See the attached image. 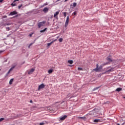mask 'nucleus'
Returning a JSON list of instances; mask_svg holds the SVG:
<instances>
[{
    "label": "nucleus",
    "mask_w": 125,
    "mask_h": 125,
    "mask_svg": "<svg viewBox=\"0 0 125 125\" xmlns=\"http://www.w3.org/2000/svg\"><path fill=\"white\" fill-rule=\"evenodd\" d=\"M108 64H110V62H105V63H104V65H108Z\"/></svg>",
    "instance_id": "27"
},
{
    "label": "nucleus",
    "mask_w": 125,
    "mask_h": 125,
    "mask_svg": "<svg viewBox=\"0 0 125 125\" xmlns=\"http://www.w3.org/2000/svg\"><path fill=\"white\" fill-rule=\"evenodd\" d=\"M93 122L94 123H100V119H95Z\"/></svg>",
    "instance_id": "15"
},
{
    "label": "nucleus",
    "mask_w": 125,
    "mask_h": 125,
    "mask_svg": "<svg viewBox=\"0 0 125 125\" xmlns=\"http://www.w3.org/2000/svg\"><path fill=\"white\" fill-rule=\"evenodd\" d=\"M45 25V21H42L41 22H40L38 24V27L39 28H41V27H43V26H44Z\"/></svg>",
    "instance_id": "6"
},
{
    "label": "nucleus",
    "mask_w": 125,
    "mask_h": 125,
    "mask_svg": "<svg viewBox=\"0 0 125 125\" xmlns=\"http://www.w3.org/2000/svg\"><path fill=\"white\" fill-rule=\"evenodd\" d=\"M68 63H69V64H72L73 63V60H68L67 61Z\"/></svg>",
    "instance_id": "19"
},
{
    "label": "nucleus",
    "mask_w": 125,
    "mask_h": 125,
    "mask_svg": "<svg viewBox=\"0 0 125 125\" xmlns=\"http://www.w3.org/2000/svg\"><path fill=\"white\" fill-rule=\"evenodd\" d=\"M96 66V68L95 69L96 72H100V71H101V70H102L103 68V66L102 65H100L99 67V65H98V64H97Z\"/></svg>",
    "instance_id": "2"
},
{
    "label": "nucleus",
    "mask_w": 125,
    "mask_h": 125,
    "mask_svg": "<svg viewBox=\"0 0 125 125\" xmlns=\"http://www.w3.org/2000/svg\"><path fill=\"white\" fill-rule=\"evenodd\" d=\"M68 24H69V16H68L66 17V20L65 21V25H64L65 28H67V27L68 26Z\"/></svg>",
    "instance_id": "5"
},
{
    "label": "nucleus",
    "mask_w": 125,
    "mask_h": 125,
    "mask_svg": "<svg viewBox=\"0 0 125 125\" xmlns=\"http://www.w3.org/2000/svg\"><path fill=\"white\" fill-rule=\"evenodd\" d=\"M33 101H32V100L30 101V103H32Z\"/></svg>",
    "instance_id": "45"
},
{
    "label": "nucleus",
    "mask_w": 125,
    "mask_h": 125,
    "mask_svg": "<svg viewBox=\"0 0 125 125\" xmlns=\"http://www.w3.org/2000/svg\"><path fill=\"white\" fill-rule=\"evenodd\" d=\"M73 14H74V15H77V12H74Z\"/></svg>",
    "instance_id": "33"
},
{
    "label": "nucleus",
    "mask_w": 125,
    "mask_h": 125,
    "mask_svg": "<svg viewBox=\"0 0 125 125\" xmlns=\"http://www.w3.org/2000/svg\"><path fill=\"white\" fill-rule=\"evenodd\" d=\"M47 111L49 112L50 113H53V110L52 109V107H47Z\"/></svg>",
    "instance_id": "11"
},
{
    "label": "nucleus",
    "mask_w": 125,
    "mask_h": 125,
    "mask_svg": "<svg viewBox=\"0 0 125 125\" xmlns=\"http://www.w3.org/2000/svg\"><path fill=\"white\" fill-rule=\"evenodd\" d=\"M106 60L108 61L109 63H111V62H114V59H112V56L109 55L106 58Z\"/></svg>",
    "instance_id": "3"
},
{
    "label": "nucleus",
    "mask_w": 125,
    "mask_h": 125,
    "mask_svg": "<svg viewBox=\"0 0 125 125\" xmlns=\"http://www.w3.org/2000/svg\"><path fill=\"white\" fill-rule=\"evenodd\" d=\"M65 1H68V0H65L64 2H65Z\"/></svg>",
    "instance_id": "46"
},
{
    "label": "nucleus",
    "mask_w": 125,
    "mask_h": 125,
    "mask_svg": "<svg viewBox=\"0 0 125 125\" xmlns=\"http://www.w3.org/2000/svg\"><path fill=\"white\" fill-rule=\"evenodd\" d=\"M59 42H63V39L62 38H60L59 39Z\"/></svg>",
    "instance_id": "26"
},
{
    "label": "nucleus",
    "mask_w": 125,
    "mask_h": 125,
    "mask_svg": "<svg viewBox=\"0 0 125 125\" xmlns=\"http://www.w3.org/2000/svg\"><path fill=\"white\" fill-rule=\"evenodd\" d=\"M115 68L114 67H111L110 69L108 70L105 71V73H111V72H114V69Z\"/></svg>",
    "instance_id": "10"
},
{
    "label": "nucleus",
    "mask_w": 125,
    "mask_h": 125,
    "mask_svg": "<svg viewBox=\"0 0 125 125\" xmlns=\"http://www.w3.org/2000/svg\"><path fill=\"white\" fill-rule=\"evenodd\" d=\"M52 72H53V69H51L48 71V73H49V74H52Z\"/></svg>",
    "instance_id": "17"
},
{
    "label": "nucleus",
    "mask_w": 125,
    "mask_h": 125,
    "mask_svg": "<svg viewBox=\"0 0 125 125\" xmlns=\"http://www.w3.org/2000/svg\"><path fill=\"white\" fill-rule=\"evenodd\" d=\"M6 31H9V30H10V28H9V27H8L6 28Z\"/></svg>",
    "instance_id": "29"
},
{
    "label": "nucleus",
    "mask_w": 125,
    "mask_h": 125,
    "mask_svg": "<svg viewBox=\"0 0 125 125\" xmlns=\"http://www.w3.org/2000/svg\"><path fill=\"white\" fill-rule=\"evenodd\" d=\"M46 29H47V28H45L44 29H43V30H41V31H40V33H43L44 32H45V31H46Z\"/></svg>",
    "instance_id": "24"
},
{
    "label": "nucleus",
    "mask_w": 125,
    "mask_h": 125,
    "mask_svg": "<svg viewBox=\"0 0 125 125\" xmlns=\"http://www.w3.org/2000/svg\"><path fill=\"white\" fill-rule=\"evenodd\" d=\"M60 12V11H58L56 13H55L54 15V17L56 19H58V15L59 14V13Z\"/></svg>",
    "instance_id": "8"
},
{
    "label": "nucleus",
    "mask_w": 125,
    "mask_h": 125,
    "mask_svg": "<svg viewBox=\"0 0 125 125\" xmlns=\"http://www.w3.org/2000/svg\"><path fill=\"white\" fill-rule=\"evenodd\" d=\"M78 70H79V71H82L83 70V68H82V67H78Z\"/></svg>",
    "instance_id": "28"
},
{
    "label": "nucleus",
    "mask_w": 125,
    "mask_h": 125,
    "mask_svg": "<svg viewBox=\"0 0 125 125\" xmlns=\"http://www.w3.org/2000/svg\"><path fill=\"white\" fill-rule=\"evenodd\" d=\"M60 0H57L56 1V2H57L58 1H60Z\"/></svg>",
    "instance_id": "43"
},
{
    "label": "nucleus",
    "mask_w": 125,
    "mask_h": 125,
    "mask_svg": "<svg viewBox=\"0 0 125 125\" xmlns=\"http://www.w3.org/2000/svg\"><path fill=\"white\" fill-rule=\"evenodd\" d=\"M40 125H43V123H41L40 124Z\"/></svg>",
    "instance_id": "37"
},
{
    "label": "nucleus",
    "mask_w": 125,
    "mask_h": 125,
    "mask_svg": "<svg viewBox=\"0 0 125 125\" xmlns=\"http://www.w3.org/2000/svg\"><path fill=\"white\" fill-rule=\"evenodd\" d=\"M13 83V79H11L9 82V84H11Z\"/></svg>",
    "instance_id": "21"
},
{
    "label": "nucleus",
    "mask_w": 125,
    "mask_h": 125,
    "mask_svg": "<svg viewBox=\"0 0 125 125\" xmlns=\"http://www.w3.org/2000/svg\"><path fill=\"white\" fill-rule=\"evenodd\" d=\"M3 120H4V118H1L0 119V122H2V121H3Z\"/></svg>",
    "instance_id": "30"
},
{
    "label": "nucleus",
    "mask_w": 125,
    "mask_h": 125,
    "mask_svg": "<svg viewBox=\"0 0 125 125\" xmlns=\"http://www.w3.org/2000/svg\"><path fill=\"white\" fill-rule=\"evenodd\" d=\"M69 97H70V94H68V95H67L66 98H69Z\"/></svg>",
    "instance_id": "35"
},
{
    "label": "nucleus",
    "mask_w": 125,
    "mask_h": 125,
    "mask_svg": "<svg viewBox=\"0 0 125 125\" xmlns=\"http://www.w3.org/2000/svg\"><path fill=\"white\" fill-rule=\"evenodd\" d=\"M3 1V0H0V2H2Z\"/></svg>",
    "instance_id": "40"
},
{
    "label": "nucleus",
    "mask_w": 125,
    "mask_h": 125,
    "mask_svg": "<svg viewBox=\"0 0 125 125\" xmlns=\"http://www.w3.org/2000/svg\"><path fill=\"white\" fill-rule=\"evenodd\" d=\"M9 25H10V23H7V26H9Z\"/></svg>",
    "instance_id": "38"
},
{
    "label": "nucleus",
    "mask_w": 125,
    "mask_h": 125,
    "mask_svg": "<svg viewBox=\"0 0 125 125\" xmlns=\"http://www.w3.org/2000/svg\"><path fill=\"white\" fill-rule=\"evenodd\" d=\"M66 118H67V115H64L63 116H61L60 120H61V121H64V120H65V119H66Z\"/></svg>",
    "instance_id": "13"
},
{
    "label": "nucleus",
    "mask_w": 125,
    "mask_h": 125,
    "mask_svg": "<svg viewBox=\"0 0 125 125\" xmlns=\"http://www.w3.org/2000/svg\"><path fill=\"white\" fill-rule=\"evenodd\" d=\"M47 24H48H48H49V22H47Z\"/></svg>",
    "instance_id": "48"
},
{
    "label": "nucleus",
    "mask_w": 125,
    "mask_h": 125,
    "mask_svg": "<svg viewBox=\"0 0 125 125\" xmlns=\"http://www.w3.org/2000/svg\"><path fill=\"white\" fill-rule=\"evenodd\" d=\"M6 17H7V16H4L2 17V18H6Z\"/></svg>",
    "instance_id": "36"
},
{
    "label": "nucleus",
    "mask_w": 125,
    "mask_h": 125,
    "mask_svg": "<svg viewBox=\"0 0 125 125\" xmlns=\"http://www.w3.org/2000/svg\"><path fill=\"white\" fill-rule=\"evenodd\" d=\"M109 68H111V66H108L106 67V69H109Z\"/></svg>",
    "instance_id": "39"
},
{
    "label": "nucleus",
    "mask_w": 125,
    "mask_h": 125,
    "mask_svg": "<svg viewBox=\"0 0 125 125\" xmlns=\"http://www.w3.org/2000/svg\"><path fill=\"white\" fill-rule=\"evenodd\" d=\"M100 87V86L96 87L94 88L93 89V91H94L95 90H97V89H98Z\"/></svg>",
    "instance_id": "20"
},
{
    "label": "nucleus",
    "mask_w": 125,
    "mask_h": 125,
    "mask_svg": "<svg viewBox=\"0 0 125 125\" xmlns=\"http://www.w3.org/2000/svg\"><path fill=\"white\" fill-rule=\"evenodd\" d=\"M45 86V85H44L43 83L41 84L39 86L38 90H41V89H42V88H44Z\"/></svg>",
    "instance_id": "9"
},
{
    "label": "nucleus",
    "mask_w": 125,
    "mask_h": 125,
    "mask_svg": "<svg viewBox=\"0 0 125 125\" xmlns=\"http://www.w3.org/2000/svg\"><path fill=\"white\" fill-rule=\"evenodd\" d=\"M52 42H56V40H54V41H53Z\"/></svg>",
    "instance_id": "41"
},
{
    "label": "nucleus",
    "mask_w": 125,
    "mask_h": 125,
    "mask_svg": "<svg viewBox=\"0 0 125 125\" xmlns=\"http://www.w3.org/2000/svg\"><path fill=\"white\" fill-rule=\"evenodd\" d=\"M76 6H77V3L76 2L73 3V7H76Z\"/></svg>",
    "instance_id": "25"
},
{
    "label": "nucleus",
    "mask_w": 125,
    "mask_h": 125,
    "mask_svg": "<svg viewBox=\"0 0 125 125\" xmlns=\"http://www.w3.org/2000/svg\"><path fill=\"white\" fill-rule=\"evenodd\" d=\"M16 14H17V12H16V11H13V12H11L10 13L9 15H10V16H13V15H16Z\"/></svg>",
    "instance_id": "12"
},
{
    "label": "nucleus",
    "mask_w": 125,
    "mask_h": 125,
    "mask_svg": "<svg viewBox=\"0 0 125 125\" xmlns=\"http://www.w3.org/2000/svg\"><path fill=\"white\" fill-rule=\"evenodd\" d=\"M52 43H53V42H51L50 43H47V46H50V45H51V44H52Z\"/></svg>",
    "instance_id": "18"
},
{
    "label": "nucleus",
    "mask_w": 125,
    "mask_h": 125,
    "mask_svg": "<svg viewBox=\"0 0 125 125\" xmlns=\"http://www.w3.org/2000/svg\"><path fill=\"white\" fill-rule=\"evenodd\" d=\"M43 11L44 12H46L47 11V7H45L44 9H43Z\"/></svg>",
    "instance_id": "22"
},
{
    "label": "nucleus",
    "mask_w": 125,
    "mask_h": 125,
    "mask_svg": "<svg viewBox=\"0 0 125 125\" xmlns=\"http://www.w3.org/2000/svg\"><path fill=\"white\" fill-rule=\"evenodd\" d=\"M98 110L95 108L92 111L90 112V115H92L94 117H97L98 116Z\"/></svg>",
    "instance_id": "1"
},
{
    "label": "nucleus",
    "mask_w": 125,
    "mask_h": 125,
    "mask_svg": "<svg viewBox=\"0 0 125 125\" xmlns=\"http://www.w3.org/2000/svg\"><path fill=\"white\" fill-rule=\"evenodd\" d=\"M63 16H64V17H66V12H63Z\"/></svg>",
    "instance_id": "31"
},
{
    "label": "nucleus",
    "mask_w": 125,
    "mask_h": 125,
    "mask_svg": "<svg viewBox=\"0 0 125 125\" xmlns=\"http://www.w3.org/2000/svg\"><path fill=\"white\" fill-rule=\"evenodd\" d=\"M32 35H33L32 34H30V35H29L30 37H32Z\"/></svg>",
    "instance_id": "42"
},
{
    "label": "nucleus",
    "mask_w": 125,
    "mask_h": 125,
    "mask_svg": "<svg viewBox=\"0 0 125 125\" xmlns=\"http://www.w3.org/2000/svg\"><path fill=\"white\" fill-rule=\"evenodd\" d=\"M81 119H84V117H80Z\"/></svg>",
    "instance_id": "44"
},
{
    "label": "nucleus",
    "mask_w": 125,
    "mask_h": 125,
    "mask_svg": "<svg viewBox=\"0 0 125 125\" xmlns=\"http://www.w3.org/2000/svg\"><path fill=\"white\" fill-rule=\"evenodd\" d=\"M35 68H32L31 69L27 70V73L29 75H31L32 73H34V72H35Z\"/></svg>",
    "instance_id": "7"
},
{
    "label": "nucleus",
    "mask_w": 125,
    "mask_h": 125,
    "mask_svg": "<svg viewBox=\"0 0 125 125\" xmlns=\"http://www.w3.org/2000/svg\"><path fill=\"white\" fill-rule=\"evenodd\" d=\"M122 89H123L122 88L119 87L116 89V91H118L119 92L121 91V90H122Z\"/></svg>",
    "instance_id": "16"
},
{
    "label": "nucleus",
    "mask_w": 125,
    "mask_h": 125,
    "mask_svg": "<svg viewBox=\"0 0 125 125\" xmlns=\"http://www.w3.org/2000/svg\"><path fill=\"white\" fill-rule=\"evenodd\" d=\"M64 102V101H63L62 102L60 103V105H62L61 106V108H62V109H64L65 107H67V103Z\"/></svg>",
    "instance_id": "4"
},
{
    "label": "nucleus",
    "mask_w": 125,
    "mask_h": 125,
    "mask_svg": "<svg viewBox=\"0 0 125 125\" xmlns=\"http://www.w3.org/2000/svg\"><path fill=\"white\" fill-rule=\"evenodd\" d=\"M23 5L21 4V5L19 6L18 7H19V9H20V8H21V7H22Z\"/></svg>",
    "instance_id": "32"
},
{
    "label": "nucleus",
    "mask_w": 125,
    "mask_h": 125,
    "mask_svg": "<svg viewBox=\"0 0 125 125\" xmlns=\"http://www.w3.org/2000/svg\"><path fill=\"white\" fill-rule=\"evenodd\" d=\"M117 125H120V124H117Z\"/></svg>",
    "instance_id": "47"
},
{
    "label": "nucleus",
    "mask_w": 125,
    "mask_h": 125,
    "mask_svg": "<svg viewBox=\"0 0 125 125\" xmlns=\"http://www.w3.org/2000/svg\"><path fill=\"white\" fill-rule=\"evenodd\" d=\"M15 2V1H14L13 3H12L11 5H12V6H16V3H14Z\"/></svg>",
    "instance_id": "23"
},
{
    "label": "nucleus",
    "mask_w": 125,
    "mask_h": 125,
    "mask_svg": "<svg viewBox=\"0 0 125 125\" xmlns=\"http://www.w3.org/2000/svg\"><path fill=\"white\" fill-rule=\"evenodd\" d=\"M73 97H76V96H72L71 97H70L69 99H71L73 98Z\"/></svg>",
    "instance_id": "34"
},
{
    "label": "nucleus",
    "mask_w": 125,
    "mask_h": 125,
    "mask_svg": "<svg viewBox=\"0 0 125 125\" xmlns=\"http://www.w3.org/2000/svg\"><path fill=\"white\" fill-rule=\"evenodd\" d=\"M14 68H15L14 66L10 68V69L8 71V72H7V75H8L10 73V72H11V71H12V70H13V69H14Z\"/></svg>",
    "instance_id": "14"
}]
</instances>
